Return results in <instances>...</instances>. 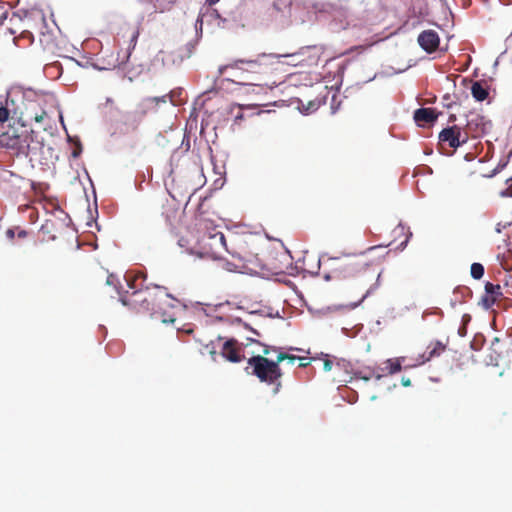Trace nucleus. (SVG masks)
<instances>
[{
  "mask_svg": "<svg viewBox=\"0 0 512 512\" xmlns=\"http://www.w3.org/2000/svg\"><path fill=\"white\" fill-rule=\"evenodd\" d=\"M55 223L53 220H46L45 223L41 226V231L44 234H49L51 239H55L56 235L52 234Z\"/></svg>",
  "mask_w": 512,
  "mask_h": 512,
  "instance_id": "5701e85b",
  "label": "nucleus"
},
{
  "mask_svg": "<svg viewBox=\"0 0 512 512\" xmlns=\"http://www.w3.org/2000/svg\"><path fill=\"white\" fill-rule=\"evenodd\" d=\"M20 20L19 16L16 13H12L9 17L10 24H13L14 21Z\"/></svg>",
  "mask_w": 512,
  "mask_h": 512,
  "instance_id": "c9c22d12",
  "label": "nucleus"
},
{
  "mask_svg": "<svg viewBox=\"0 0 512 512\" xmlns=\"http://www.w3.org/2000/svg\"><path fill=\"white\" fill-rule=\"evenodd\" d=\"M284 360H288L290 363H294V361H296V360H305V358L298 357V356L288 354L285 352H278L277 357H276V361H277L278 365L280 366V363Z\"/></svg>",
  "mask_w": 512,
  "mask_h": 512,
  "instance_id": "aec40b11",
  "label": "nucleus"
},
{
  "mask_svg": "<svg viewBox=\"0 0 512 512\" xmlns=\"http://www.w3.org/2000/svg\"><path fill=\"white\" fill-rule=\"evenodd\" d=\"M40 20H41L42 24L45 23V18L44 17H41Z\"/></svg>",
  "mask_w": 512,
  "mask_h": 512,
  "instance_id": "de8ad7c7",
  "label": "nucleus"
},
{
  "mask_svg": "<svg viewBox=\"0 0 512 512\" xmlns=\"http://www.w3.org/2000/svg\"><path fill=\"white\" fill-rule=\"evenodd\" d=\"M243 347V343L231 338L223 344L221 354L228 361L238 363L245 358L243 355Z\"/></svg>",
  "mask_w": 512,
  "mask_h": 512,
  "instance_id": "1a4fd4ad",
  "label": "nucleus"
},
{
  "mask_svg": "<svg viewBox=\"0 0 512 512\" xmlns=\"http://www.w3.org/2000/svg\"><path fill=\"white\" fill-rule=\"evenodd\" d=\"M195 226L197 235L194 249L199 256L224 259L228 253L239 261L245 260V256L239 251L228 248L224 234L211 220L200 217L196 220Z\"/></svg>",
  "mask_w": 512,
  "mask_h": 512,
  "instance_id": "7ed1b4c3",
  "label": "nucleus"
},
{
  "mask_svg": "<svg viewBox=\"0 0 512 512\" xmlns=\"http://www.w3.org/2000/svg\"><path fill=\"white\" fill-rule=\"evenodd\" d=\"M333 366H334V363H333V361H332V360H330V359H325V360H324V363H323V369H324L325 371H331V370H332V368H333Z\"/></svg>",
  "mask_w": 512,
  "mask_h": 512,
  "instance_id": "c756f323",
  "label": "nucleus"
},
{
  "mask_svg": "<svg viewBox=\"0 0 512 512\" xmlns=\"http://www.w3.org/2000/svg\"><path fill=\"white\" fill-rule=\"evenodd\" d=\"M471 276L474 279H481L484 275V266L480 263H473L470 268Z\"/></svg>",
  "mask_w": 512,
  "mask_h": 512,
  "instance_id": "412c9836",
  "label": "nucleus"
},
{
  "mask_svg": "<svg viewBox=\"0 0 512 512\" xmlns=\"http://www.w3.org/2000/svg\"><path fill=\"white\" fill-rule=\"evenodd\" d=\"M16 233H17V228H9L6 231V236L9 239H13L15 237Z\"/></svg>",
  "mask_w": 512,
  "mask_h": 512,
  "instance_id": "2f4dec72",
  "label": "nucleus"
},
{
  "mask_svg": "<svg viewBox=\"0 0 512 512\" xmlns=\"http://www.w3.org/2000/svg\"><path fill=\"white\" fill-rule=\"evenodd\" d=\"M438 118L435 109L432 108H419L414 112V120L420 126L425 124H432Z\"/></svg>",
  "mask_w": 512,
  "mask_h": 512,
  "instance_id": "9b49d317",
  "label": "nucleus"
},
{
  "mask_svg": "<svg viewBox=\"0 0 512 512\" xmlns=\"http://www.w3.org/2000/svg\"><path fill=\"white\" fill-rule=\"evenodd\" d=\"M106 284L114 287V289L120 294V292H119L120 281L116 275L109 274L106 277Z\"/></svg>",
  "mask_w": 512,
  "mask_h": 512,
  "instance_id": "b1692460",
  "label": "nucleus"
},
{
  "mask_svg": "<svg viewBox=\"0 0 512 512\" xmlns=\"http://www.w3.org/2000/svg\"><path fill=\"white\" fill-rule=\"evenodd\" d=\"M27 234L28 233H27L26 230L17 228L16 235H17L18 238H25L27 236Z\"/></svg>",
  "mask_w": 512,
  "mask_h": 512,
  "instance_id": "72a5a7b5",
  "label": "nucleus"
},
{
  "mask_svg": "<svg viewBox=\"0 0 512 512\" xmlns=\"http://www.w3.org/2000/svg\"><path fill=\"white\" fill-rule=\"evenodd\" d=\"M459 334H460V336H465V334H466L465 327L459 329Z\"/></svg>",
  "mask_w": 512,
  "mask_h": 512,
  "instance_id": "58836bf2",
  "label": "nucleus"
},
{
  "mask_svg": "<svg viewBox=\"0 0 512 512\" xmlns=\"http://www.w3.org/2000/svg\"><path fill=\"white\" fill-rule=\"evenodd\" d=\"M501 195L504 197H511L512 198V183L508 185V187L501 192Z\"/></svg>",
  "mask_w": 512,
  "mask_h": 512,
  "instance_id": "7c9ffc66",
  "label": "nucleus"
},
{
  "mask_svg": "<svg viewBox=\"0 0 512 512\" xmlns=\"http://www.w3.org/2000/svg\"><path fill=\"white\" fill-rule=\"evenodd\" d=\"M33 41L34 36L32 32L27 29L21 31V33L18 36H15L13 38L14 44L19 47H28L33 43Z\"/></svg>",
  "mask_w": 512,
  "mask_h": 512,
  "instance_id": "f3484780",
  "label": "nucleus"
},
{
  "mask_svg": "<svg viewBox=\"0 0 512 512\" xmlns=\"http://www.w3.org/2000/svg\"><path fill=\"white\" fill-rule=\"evenodd\" d=\"M10 111L5 106H0V123L8 120Z\"/></svg>",
  "mask_w": 512,
  "mask_h": 512,
  "instance_id": "cd10ccee",
  "label": "nucleus"
},
{
  "mask_svg": "<svg viewBox=\"0 0 512 512\" xmlns=\"http://www.w3.org/2000/svg\"><path fill=\"white\" fill-rule=\"evenodd\" d=\"M498 342H499V338H498V337L494 338V340H493V344H494V343H498Z\"/></svg>",
  "mask_w": 512,
  "mask_h": 512,
  "instance_id": "c03bdc74",
  "label": "nucleus"
},
{
  "mask_svg": "<svg viewBox=\"0 0 512 512\" xmlns=\"http://www.w3.org/2000/svg\"><path fill=\"white\" fill-rule=\"evenodd\" d=\"M6 29L9 31L11 35H14L16 33V30H14L12 27H7Z\"/></svg>",
  "mask_w": 512,
  "mask_h": 512,
  "instance_id": "ea45409f",
  "label": "nucleus"
},
{
  "mask_svg": "<svg viewBox=\"0 0 512 512\" xmlns=\"http://www.w3.org/2000/svg\"><path fill=\"white\" fill-rule=\"evenodd\" d=\"M220 0H206V2L209 4V5H215L216 3H218Z\"/></svg>",
  "mask_w": 512,
  "mask_h": 512,
  "instance_id": "4c0bfd02",
  "label": "nucleus"
},
{
  "mask_svg": "<svg viewBox=\"0 0 512 512\" xmlns=\"http://www.w3.org/2000/svg\"><path fill=\"white\" fill-rule=\"evenodd\" d=\"M253 333H254L255 335H257V336H259V335H260V334H259V332H258V331H256V330H253Z\"/></svg>",
  "mask_w": 512,
  "mask_h": 512,
  "instance_id": "09e8293b",
  "label": "nucleus"
},
{
  "mask_svg": "<svg viewBox=\"0 0 512 512\" xmlns=\"http://www.w3.org/2000/svg\"><path fill=\"white\" fill-rule=\"evenodd\" d=\"M462 129L467 133L468 138L470 136L473 138L479 137L486 131L485 118L478 113H470L467 116L466 125Z\"/></svg>",
  "mask_w": 512,
  "mask_h": 512,
  "instance_id": "6e6552de",
  "label": "nucleus"
},
{
  "mask_svg": "<svg viewBox=\"0 0 512 512\" xmlns=\"http://www.w3.org/2000/svg\"><path fill=\"white\" fill-rule=\"evenodd\" d=\"M39 42L45 50H53L56 47L55 36L51 31H41Z\"/></svg>",
  "mask_w": 512,
  "mask_h": 512,
  "instance_id": "dca6fc26",
  "label": "nucleus"
},
{
  "mask_svg": "<svg viewBox=\"0 0 512 512\" xmlns=\"http://www.w3.org/2000/svg\"><path fill=\"white\" fill-rule=\"evenodd\" d=\"M362 379H364L365 381H368L370 379V377L369 376H364V377H362Z\"/></svg>",
  "mask_w": 512,
  "mask_h": 512,
  "instance_id": "a18cd8bd",
  "label": "nucleus"
},
{
  "mask_svg": "<svg viewBox=\"0 0 512 512\" xmlns=\"http://www.w3.org/2000/svg\"><path fill=\"white\" fill-rule=\"evenodd\" d=\"M401 383L404 387L411 386V380L409 378L402 377Z\"/></svg>",
  "mask_w": 512,
  "mask_h": 512,
  "instance_id": "f704fd0d",
  "label": "nucleus"
},
{
  "mask_svg": "<svg viewBox=\"0 0 512 512\" xmlns=\"http://www.w3.org/2000/svg\"><path fill=\"white\" fill-rule=\"evenodd\" d=\"M444 99H445V101H448V99H450V95L449 94L445 95Z\"/></svg>",
  "mask_w": 512,
  "mask_h": 512,
  "instance_id": "37998d69",
  "label": "nucleus"
},
{
  "mask_svg": "<svg viewBox=\"0 0 512 512\" xmlns=\"http://www.w3.org/2000/svg\"><path fill=\"white\" fill-rule=\"evenodd\" d=\"M455 119H456L455 115H451V116L449 117V121H450V122L455 121Z\"/></svg>",
  "mask_w": 512,
  "mask_h": 512,
  "instance_id": "a19ab883",
  "label": "nucleus"
},
{
  "mask_svg": "<svg viewBox=\"0 0 512 512\" xmlns=\"http://www.w3.org/2000/svg\"><path fill=\"white\" fill-rule=\"evenodd\" d=\"M151 100L144 98L141 102L138 103L136 109L133 112L134 119L139 123L141 122L149 112H155L152 105L150 104Z\"/></svg>",
  "mask_w": 512,
  "mask_h": 512,
  "instance_id": "f8f14e48",
  "label": "nucleus"
},
{
  "mask_svg": "<svg viewBox=\"0 0 512 512\" xmlns=\"http://www.w3.org/2000/svg\"><path fill=\"white\" fill-rule=\"evenodd\" d=\"M125 278L133 292L120 295L123 305L131 306L138 312H148L163 323H174L175 313H168L166 308H177L180 301L169 294L165 287L145 285L146 275L142 272L125 275Z\"/></svg>",
  "mask_w": 512,
  "mask_h": 512,
  "instance_id": "f257e3e1",
  "label": "nucleus"
},
{
  "mask_svg": "<svg viewBox=\"0 0 512 512\" xmlns=\"http://www.w3.org/2000/svg\"><path fill=\"white\" fill-rule=\"evenodd\" d=\"M246 372L255 376L260 382L272 386V393L278 394L282 389L283 372L276 360L264 355L252 356L247 361Z\"/></svg>",
  "mask_w": 512,
  "mask_h": 512,
  "instance_id": "423d86ee",
  "label": "nucleus"
},
{
  "mask_svg": "<svg viewBox=\"0 0 512 512\" xmlns=\"http://www.w3.org/2000/svg\"><path fill=\"white\" fill-rule=\"evenodd\" d=\"M195 50V43L193 41L185 44L183 48L180 49V57L181 59L190 58Z\"/></svg>",
  "mask_w": 512,
  "mask_h": 512,
  "instance_id": "4be33fe9",
  "label": "nucleus"
},
{
  "mask_svg": "<svg viewBox=\"0 0 512 512\" xmlns=\"http://www.w3.org/2000/svg\"><path fill=\"white\" fill-rule=\"evenodd\" d=\"M420 47L428 53H432L439 47L440 39L434 30H425L418 36Z\"/></svg>",
  "mask_w": 512,
  "mask_h": 512,
  "instance_id": "9d476101",
  "label": "nucleus"
},
{
  "mask_svg": "<svg viewBox=\"0 0 512 512\" xmlns=\"http://www.w3.org/2000/svg\"><path fill=\"white\" fill-rule=\"evenodd\" d=\"M317 45L301 47L297 52L283 54H260L256 59H237L232 63L219 67V74L224 75L232 70L233 76L240 79L239 83L247 85L268 86L265 76L273 71L271 58L290 57L304 54L305 49H317Z\"/></svg>",
  "mask_w": 512,
  "mask_h": 512,
  "instance_id": "f03ea898",
  "label": "nucleus"
},
{
  "mask_svg": "<svg viewBox=\"0 0 512 512\" xmlns=\"http://www.w3.org/2000/svg\"><path fill=\"white\" fill-rule=\"evenodd\" d=\"M242 117H243L242 113H239V114L235 117V119H236V120H238V119H242Z\"/></svg>",
  "mask_w": 512,
  "mask_h": 512,
  "instance_id": "79ce46f5",
  "label": "nucleus"
},
{
  "mask_svg": "<svg viewBox=\"0 0 512 512\" xmlns=\"http://www.w3.org/2000/svg\"><path fill=\"white\" fill-rule=\"evenodd\" d=\"M148 100H151L150 104L152 105L153 109L157 111V107L160 103H167L168 101V95H164L161 97H147Z\"/></svg>",
  "mask_w": 512,
  "mask_h": 512,
  "instance_id": "393cba45",
  "label": "nucleus"
},
{
  "mask_svg": "<svg viewBox=\"0 0 512 512\" xmlns=\"http://www.w3.org/2000/svg\"><path fill=\"white\" fill-rule=\"evenodd\" d=\"M377 247H370L365 252L346 255L333 260V272L339 278L361 277L372 281L380 277L378 261L370 257V252Z\"/></svg>",
  "mask_w": 512,
  "mask_h": 512,
  "instance_id": "20e7f679",
  "label": "nucleus"
},
{
  "mask_svg": "<svg viewBox=\"0 0 512 512\" xmlns=\"http://www.w3.org/2000/svg\"><path fill=\"white\" fill-rule=\"evenodd\" d=\"M309 365V362L305 360H300V364H299V367H307Z\"/></svg>",
  "mask_w": 512,
  "mask_h": 512,
  "instance_id": "e433bc0d",
  "label": "nucleus"
},
{
  "mask_svg": "<svg viewBox=\"0 0 512 512\" xmlns=\"http://www.w3.org/2000/svg\"><path fill=\"white\" fill-rule=\"evenodd\" d=\"M138 36H139L138 27L131 28L130 29V45L132 46V48L135 47V45L137 43Z\"/></svg>",
  "mask_w": 512,
  "mask_h": 512,
  "instance_id": "bb28decb",
  "label": "nucleus"
},
{
  "mask_svg": "<svg viewBox=\"0 0 512 512\" xmlns=\"http://www.w3.org/2000/svg\"><path fill=\"white\" fill-rule=\"evenodd\" d=\"M248 340H249V341H251V342H255V343H258V344L262 345V346L264 347V349H263V355H264L265 357H266L267 355H269L271 352H277V353H278V352H280V351H279V348H278V347H276V346H269V345H266V344H262V343H260L259 341L254 340V339H251V338H249Z\"/></svg>",
  "mask_w": 512,
  "mask_h": 512,
  "instance_id": "a878e982",
  "label": "nucleus"
},
{
  "mask_svg": "<svg viewBox=\"0 0 512 512\" xmlns=\"http://www.w3.org/2000/svg\"><path fill=\"white\" fill-rule=\"evenodd\" d=\"M446 349V345L440 341L432 342L428 345L423 357L426 361H430L435 357H439Z\"/></svg>",
  "mask_w": 512,
  "mask_h": 512,
  "instance_id": "4468645a",
  "label": "nucleus"
},
{
  "mask_svg": "<svg viewBox=\"0 0 512 512\" xmlns=\"http://www.w3.org/2000/svg\"><path fill=\"white\" fill-rule=\"evenodd\" d=\"M402 369L401 362L399 358L388 359L384 362V367L381 368L383 373L392 375L397 372H400Z\"/></svg>",
  "mask_w": 512,
  "mask_h": 512,
  "instance_id": "a211bd4d",
  "label": "nucleus"
},
{
  "mask_svg": "<svg viewBox=\"0 0 512 512\" xmlns=\"http://www.w3.org/2000/svg\"><path fill=\"white\" fill-rule=\"evenodd\" d=\"M176 0H154L155 12L164 13L170 11Z\"/></svg>",
  "mask_w": 512,
  "mask_h": 512,
  "instance_id": "6ab92c4d",
  "label": "nucleus"
},
{
  "mask_svg": "<svg viewBox=\"0 0 512 512\" xmlns=\"http://www.w3.org/2000/svg\"><path fill=\"white\" fill-rule=\"evenodd\" d=\"M375 377H376V379H380L382 377V375L381 374H376Z\"/></svg>",
  "mask_w": 512,
  "mask_h": 512,
  "instance_id": "49530a36",
  "label": "nucleus"
},
{
  "mask_svg": "<svg viewBox=\"0 0 512 512\" xmlns=\"http://www.w3.org/2000/svg\"><path fill=\"white\" fill-rule=\"evenodd\" d=\"M43 144L33 141V131H29L24 125L9 126L0 134V148L12 150L15 154L37 155V151L43 149Z\"/></svg>",
  "mask_w": 512,
  "mask_h": 512,
  "instance_id": "39448f33",
  "label": "nucleus"
},
{
  "mask_svg": "<svg viewBox=\"0 0 512 512\" xmlns=\"http://www.w3.org/2000/svg\"><path fill=\"white\" fill-rule=\"evenodd\" d=\"M8 17H9V12L8 11H4V12L1 13V15H0V28L3 27L4 21L6 19H8Z\"/></svg>",
  "mask_w": 512,
  "mask_h": 512,
  "instance_id": "473e14b6",
  "label": "nucleus"
},
{
  "mask_svg": "<svg viewBox=\"0 0 512 512\" xmlns=\"http://www.w3.org/2000/svg\"><path fill=\"white\" fill-rule=\"evenodd\" d=\"M47 116H48V115H47V112H46V111H42L40 114H36V115L34 116V120H35V122H37V123H42V122H43V120H44L45 118H47Z\"/></svg>",
  "mask_w": 512,
  "mask_h": 512,
  "instance_id": "c85d7f7f",
  "label": "nucleus"
},
{
  "mask_svg": "<svg viewBox=\"0 0 512 512\" xmlns=\"http://www.w3.org/2000/svg\"><path fill=\"white\" fill-rule=\"evenodd\" d=\"M439 143L441 145L447 144L450 148L456 149L468 141L467 133L464 132L462 127L453 125L444 128L439 133Z\"/></svg>",
  "mask_w": 512,
  "mask_h": 512,
  "instance_id": "0eeeda50",
  "label": "nucleus"
},
{
  "mask_svg": "<svg viewBox=\"0 0 512 512\" xmlns=\"http://www.w3.org/2000/svg\"><path fill=\"white\" fill-rule=\"evenodd\" d=\"M485 292L487 296L484 298V302L487 304V306L493 305L502 295L501 286L499 284H493L490 282L485 284Z\"/></svg>",
  "mask_w": 512,
  "mask_h": 512,
  "instance_id": "ddd939ff",
  "label": "nucleus"
},
{
  "mask_svg": "<svg viewBox=\"0 0 512 512\" xmlns=\"http://www.w3.org/2000/svg\"><path fill=\"white\" fill-rule=\"evenodd\" d=\"M290 350L300 351V349H299V348H290Z\"/></svg>",
  "mask_w": 512,
  "mask_h": 512,
  "instance_id": "8fccbe9b",
  "label": "nucleus"
},
{
  "mask_svg": "<svg viewBox=\"0 0 512 512\" xmlns=\"http://www.w3.org/2000/svg\"><path fill=\"white\" fill-rule=\"evenodd\" d=\"M471 94L476 101H484L489 96L488 88L480 81H475L471 86Z\"/></svg>",
  "mask_w": 512,
  "mask_h": 512,
  "instance_id": "2eb2a0df",
  "label": "nucleus"
}]
</instances>
